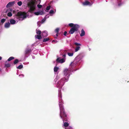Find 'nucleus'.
Wrapping results in <instances>:
<instances>
[{
  "instance_id": "obj_1",
  "label": "nucleus",
  "mask_w": 129,
  "mask_h": 129,
  "mask_svg": "<svg viewBox=\"0 0 129 129\" xmlns=\"http://www.w3.org/2000/svg\"><path fill=\"white\" fill-rule=\"evenodd\" d=\"M77 63L72 62L70 65L69 68H65L63 71L64 77L62 78L60 80L56 83V86L57 87H59L58 90V97H59V106L60 110V116L63 121L64 119L63 117H67V115L63 107L62 102L61 100V94L60 91L61 88L64 84V82L68 81L70 74V72L72 70L75 68Z\"/></svg>"
},
{
  "instance_id": "obj_2",
  "label": "nucleus",
  "mask_w": 129,
  "mask_h": 129,
  "mask_svg": "<svg viewBox=\"0 0 129 129\" xmlns=\"http://www.w3.org/2000/svg\"><path fill=\"white\" fill-rule=\"evenodd\" d=\"M41 0H31L27 4V6L29 9V11L33 12L36 9V5L37 4H40Z\"/></svg>"
},
{
  "instance_id": "obj_3",
  "label": "nucleus",
  "mask_w": 129,
  "mask_h": 129,
  "mask_svg": "<svg viewBox=\"0 0 129 129\" xmlns=\"http://www.w3.org/2000/svg\"><path fill=\"white\" fill-rule=\"evenodd\" d=\"M69 26L72 27L69 31L70 34H73L75 31H77L79 28L80 26L77 24H74L73 23H70L69 24Z\"/></svg>"
},
{
  "instance_id": "obj_4",
  "label": "nucleus",
  "mask_w": 129,
  "mask_h": 129,
  "mask_svg": "<svg viewBox=\"0 0 129 129\" xmlns=\"http://www.w3.org/2000/svg\"><path fill=\"white\" fill-rule=\"evenodd\" d=\"M26 17V14L24 12L18 13L16 16L17 18L19 20H22Z\"/></svg>"
},
{
  "instance_id": "obj_5",
  "label": "nucleus",
  "mask_w": 129,
  "mask_h": 129,
  "mask_svg": "<svg viewBox=\"0 0 129 129\" xmlns=\"http://www.w3.org/2000/svg\"><path fill=\"white\" fill-rule=\"evenodd\" d=\"M66 54H64L62 55V58L61 59L60 57L57 58L56 61L57 62L60 63H63L66 60Z\"/></svg>"
},
{
  "instance_id": "obj_6",
  "label": "nucleus",
  "mask_w": 129,
  "mask_h": 129,
  "mask_svg": "<svg viewBox=\"0 0 129 129\" xmlns=\"http://www.w3.org/2000/svg\"><path fill=\"white\" fill-rule=\"evenodd\" d=\"M83 57V56L81 55H79L76 57L75 59L77 62L80 63L82 61V59Z\"/></svg>"
},
{
  "instance_id": "obj_7",
  "label": "nucleus",
  "mask_w": 129,
  "mask_h": 129,
  "mask_svg": "<svg viewBox=\"0 0 129 129\" xmlns=\"http://www.w3.org/2000/svg\"><path fill=\"white\" fill-rule=\"evenodd\" d=\"M93 3L92 2L90 3L87 1H86L85 2L83 3L82 4L84 6L87 5L91 6L93 4Z\"/></svg>"
},
{
  "instance_id": "obj_8",
  "label": "nucleus",
  "mask_w": 129,
  "mask_h": 129,
  "mask_svg": "<svg viewBox=\"0 0 129 129\" xmlns=\"http://www.w3.org/2000/svg\"><path fill=\"white\" fill-rule=\"evenodd\" d=\"M44 12L43 10H40L37 12H35L34 14L35 15H42L44 14Z\"/></svg>"
},
{
  "instance_id": "obj_9",
  "label": "nucleus",
  "mask_w": 129,
  "mask_h": 129,
  "mask_svg": "<svg viewBox=\"0 0 129 129\" xmlns=\"http://www.w3.org/2000/svg\"><path fill=\"white\" fill-rule=\"evenodd\" d=\"M15 3L14 1L11 2H9L6 5V7L8 8L13 6Z\"/></svg>"
},
{
  "instance_id": "obj_10",
  "label": "nucleus",
  "mask_w": 129,
  "mask_h": 129,
  "mask_svg": "<svg viewBox=\"0 0 129 129\" xmlns=\"http://www.w3.org/2000/svg\"><path fill=\"white\" fill-rule=\"evenodd\" d=\"M18 21H16L13 19H11L10 20V24L13 25L17 23Z\"/></svg>"
},
{
  "instance_id": "obj_11",
  "label": "nucleus",
  "mask_w": 129,
  "mask_h": 129,
  "mask_svg": "<svg viewBox=\"0 0 129 129\" xmlns=\"http://www.w3.org/2000/svg\"><path fill=\"white\" fill-rule=\"evenodd\" d=\"M48 34L46 31H43L41 33V36L42 37H44L47 36Z\"/></svg>"
},
{
  "instance_id": "obj_12",
  "label": "nucleus",
  "mask_w": 129,
  "mask_h": 129,
  "mask_svg": "<svg viewBox=\"0 0 129 129\" xmlns=\"http://www.w3.org/2000/svg\"><path fill=\"white\" fill-rule=\"evenodd\" d=\"M31 51L30 49L28 48H27L25 50V54H28L30 53Z\"/></svg>"
},
{
  "instance_id": "obj_13",
  "label": "nucleus",
  "mask_w": 129,
  "mask_h": 129,
  "mask_svg": "<svg viewBox=\"0 0 129 129\" xmlns=\"http://www.w3.org/2000/svg\"><path fill=\"white\" fill-rule=\"evenodd\" d=\"M10 23L9 22L6 23L5 24V27L6 28H9L10 26Z\"/></svg>"
},
{
  "instance_id": "obj_14",
  "label": "nucleus",
  "mask_w": 129,
  "mask_h": 129,
  "mask_svg": "<svg viewBox=\"0 0 129 129\" xmlns=\"http://www.w3.org/2000/svg\"><path fill=\"white\" fill-rule=\"evenodd\" d=\"M85 32L83 29H82L81 30V33L80 34V36L82 37L85 35Z\"/></svg>"
},
{
  "instance_id": "obj_15",
  "label": "nucleus",
  "mask_w": 129,
  "mask_h": 129,
  "mask_svg": "<svg viewBox=\"0 0 129 129\" xmlns=\"http://www.w3.org/2000/svg\"><path fill=\"white\" fill-rule=\"evenodd\" d=\"M59 30V28H57L55 30V31L57 33L56 34V37H55V38H56L58 36V34Z\"/></svg>"
},
{
  "instance_id": "obj_16",
  "label": "nucleus",
  "mask_w": 129,
  "mask_h": 129,
  "mask_svg": "<svg viewBox=\"0 0 129 129\" xmlns=\"http://www.w3.org/2000/svg\"><path fill=\"white\" fill-rule=\"evenodd\" d=\"M35 37L36 38L38 39H42V37L41 35H35Z\"/></svg>"
},
{
  "instance_id": "obj_17",
  "label": "nucleus",
  "mask_w": 129,
  "mask_h": 129,
  "mask_svg": "<svg viewBox=\"0 0 129 129\" xmlns=\"http://www.w3.org/2000/svg\"><path fill=\"white\" fill-rule=\"evenodd\" d=\"M36 33L37 34L39 35H40L42 33L41 31L39 29H37L36 30Z\"/></svg>"
},
{
  "instance_id": "obj_18",
  "label": "nucleus",
  "mask_w": 129,
  "mask_h": 129,
  "mask_svg": "<svg viewBox=\"0 0 129 129\" xmlns=\"http://www.w3.org/2000/svg\"><path fill=\"white\" fill-rule=\"evenodd\" d=\"M80 48H81L80 46H77L76 47L75 49V52H77L80 49Z\"/></svg>"
},
{
  "instance_id": "obj_19",
  "label": "nucleus",
  "mask_w": 129,
  "mask_h": 129,
  "mask_svg": "<svg viewBox=\"0 0 129 129\" xmlns=\"http://www.w3.org/2000/svg\"><path fill=\"white\" fill-rule=\"evenodd\" d=\"M59 68L58 67H55L54 69V72H57V71L59 69Z\"/></svg>"
},
{
  "instance_id": "obj_20",
  "label": "nucleus",
  "mask_w": 129,
  "mask_h": 129,
  "mask_svg": "<svg viewBox=\"0 0 129 129\" xmlns=\"http://www.w3.org/2000/svg\"><path fill=\"white\" fill-rule=\"evenodd\" d=\"M74 54L73 52L70 53L68 52L67 53V54L69 56H73Z\"/></svg>"
},
{
  "instance_id": "obj_21",
  "label": "nucleus",
  "mask_w": 129,
  "mask_h": 129,
  "mask_svg": "<svg viewBox=\"0 0 129 129\" xmlns=\"http://www.w3.org/2000/svg\"><path fill=\"white\" fill-rule=\"evenodd\" d=\"M49 40V38H45L43 39V42H46L48 41Z\"/></svg>"
},
{
  "instance_id": "obj_22",
  "label": "nucleus",
  "mask_w": 129,
  "mask_h": 129,
  "mask_svg": "<svg viewBox=\"0 0 129 129\" xmlns=\"http://www.w3.org/2000/svg\"><path fill=\"white\" fill-rule=\"evenodd\" d=\"M14 58L13 56H11L7 60L8 61H9L11 60H12V59H14Z\"/></svg>"
},
{
  "instance_id": "obj_23",
  "label": "nucleus",
  "mask_w": 129,
  "mask_h": 129,
  "mask_svg": "<svg viewBox=\"0 0 129 129\" xmlns=\"http://www.w3.org/2000/svg\"><path fill=\"white\" fill-rule=\"evenodd\" d=\"M69 124L67 122H64V126L65 127H67L69 126Z\"/></svg>"
},
{
  "instance_id": "obj_24",
  "label": "nucleus",
  "mask_w": 129,
  "mask_h": 129,
  "mask_svg": "<svg viewBox=\"0 0 129 129\" xmlns=\"http://www.w3.org/2000/svg\"><path fill=\"white\" fill-rule=\"evenodd\" d=\"M23 66L22 64L18 66L17 67V68L18 69H20L23 68Z\"/></svg>"
},
{
  "instance_id": "obj_25",
  "label": "nucleus",
  "mask_w": 129,
  "mask_h": 129,
  "mask_svg": "<svg viewBox=\"0 0 129 129\" xmlns=\"http://www.w3.org/2000/svg\"><path fill=\"white\" fill-rule=\"evenodd\" d=\"M56 12V10H55V12H54V11L52 10H51L49 12V13L50 14H53L54 13Z\"/></svg>"
},
{
  "instance_id": "obj_26",
  "label": "nucleus",
  "mask_w": 129,
  "mask_h": 129,
  "mask_svg": "<svg viewBox=\"0 0 129 129\" xmlns=\"http://www.w3.org/2000/svg\"><path fill=\"white\" fill-rule=\"evenodd\" d=\"M50 6H47L46 8V12H48V11L50 10Z\"/></svg>"
},
{
  "instance_id": "obj_27",
  "label": "nucleus",
  "mask_w": 129,
  "mask_h": 129,
  "mask_svg": "<svg viewBox=\"0 0 129 129\" xmlns=\"http://www.w3.org/2000/svg\"><path fill=\"white\" fill-rule=\"evenodd\" d=\"M59 76H57L56 78L54 80V81L55 82H57V80L59 79Z\"/></svg>"
},
{
  "instance_id": "obj_28",
  "label": "nucleus",
  "mask_w": 129,
  "mask_h": 129,
  "mask_svg": "<svg viewBox=\"0 0 129 129\" xmlns=\"http://www.w3.org/2000/svg\"><path fill=\"white\" fill-rule=\"evenodd\" d=\"M19 62L18 60L17 59H16L15 60L14 62V64H16L18 63Z\"/></svg>"
},
{
  "instance_id": "obj_29",
  "label": "nucleus",
  "mask_w": 129,
  "mask_h": 129,
  "mask_svg": "<svg viewBox=\"0 0 129 129\" xmlns=\"http://www.w3.org/2000/svg\"><path fill=\"white\" fill-rule=\"evenodd\" d=\"M74 44L76 46H81V44L80 43H78L76 42H75L74 43Z\"/></svg>"
},
{
  "instance_id": "obj_30",
  "label": "nucleus",
  "mask_w": 129,
  "mask_h": 129,
  "mask_svg": "<svg viewBox=\"0 0 129 129\" xmlns=\"http://www.w3.org/2000/svg\"><path fill=\"white\" fill-rule=\"evenodd\" d=\"M5 66L7 68H8L10 67V65L9 63L5 64Z\"/></svg>"
},
{
  "instance_id": "obj_31",
  "label": "nucleus",
  "mask_w": 129,
  "mask_h": 129,
  "mask_svg": "<svg viewBox=\"0 0 129 129\" xmlns=\"http://www.w3.org/2000/svg\"><path fill=\"white\" fill-rule=\"evenodd\" d=\"M17 4L18 6H20L22 5V2L21 1H19L18 2Z\"/></svg>"
},
{
  "instance_id": "obj_32",
  "label": "nucleus",
  "mask_w": 129,
  "mask_h": 129,
  "mask_svg": "<svg viewBox=\"0 0 129 129\" xmlns=\"http://www.w3.org/2000/svg\"><path fill=\"white\" fill-rule=\"evenodd\" d=\"M6 19H4V18L2 19L1 20V22L2 23H3L4 22H5V21H6Z\"/></svg>"
},
{
  "instance_id": "obj_33",
  "label": "nucleus",
  "mask_w": 129,
  "mask_h": 129,
  "mask_svg": "<svg viewBox=\"0 0 129 129\" xmlns=\"http://www.w3.org/2000/svg\"><path fill=\"white\" fill-rule=\"evenodd\" d=\"M12 15V14L11 12H9L8 13V16L9 17H11Z\"/></svg>"
},
{
  "instance_id": "obj_34",
  "label": "nucleus",
  "mask_w": 129,
  "mask_h": 129,
  "mask_svg": "<svg viewBox=\"0 0 129 129\" xmlns=\"http://www.w3.org/2000/svg\"><path fill=\"white\" fill-rule=\"evenodd\" d=\"M41 22L40 21H38L37 22V25L39 27H40V26L41 24Z\"/></svg>"
},
{
  "instance_id": "obj_35",
  "label": "nucleus",
  "mask_w": 129,
  "mask_h": 129,
  "mask_svg": "<svg viewBox=\"0 0 129 129\" xmlns=\"http://www.w3.org/2000/svg\"><path fill=\"white\" fill-rule=\"evenodd\" d=\"M42 5H40L38 4L37 5L38 7V8H41L42 7Z\"/></svg>"
},
{
  "instance_id": "obj_36",
  "label": "nucleus",
  "mask_w": 129,
  "mask_h": 129,
  "mask_svg": "<svg viewBox=\"0 0 129 129\" xmlns=\"http://www.w3.org/2000/svg\"><path fill=\"white\" fill-rule=\"evenodd\" d=\"M45 20L46 19L44 18L42 20L41 22L42 23H43L45 21Z\"/></svg>"
},
{
  "instance_id": "obj_37",
  "label": "nucleus",
  "mask_w": 129,
  "mask_h": 129,
  "mask_svg": "<svg viewBox=\"0 0 129 129\" xmlns=\"http://www.w3.org/2000/svg\"><path fill=\"white\" fill-rule=\"evenodd\" d=\"M49 17V15H47L45 17V18L46 19L47 18H48Z\"/></svg>"
},
{
  "instance_id": "obj_38",
  "label": "nucleus",
  "mask_w": 129,
  "mask_h": 129,
  "mask_svg": "<svg viewBox=\"0 0 129 129\" xmlns=\"http://www.w3.org/2000/svg\"><path fill=\"white\" fill-rule=\"evenodd\" d=\"M66 129H72V128L71 126H69L68 128H65Z\"/></svg>"
},
{
  "instance_id": "obj_39",
  "label": "nucleus",
  "mask_w": 129,
  "mask_h": 129,
  "mask_svg": "<svg viewBox=\"0 0 129 129\" xmlns=\"http://www.w3.org/2000/svg\"><path fill=\"white\" fill-rule=\"evenodd\" d=\"M67 32L66 31H65L64 32V33H63V35L64 36H66V35L67 34Z\"/></svg>"
},
{
  "instance_id": "obj_40",
  "label": "nucleus",
  "mask_w": 129,
  "mask_h": 129,
  "mask_svg": "<svg viewBox=\"0 0 129 129\" xmlns=\"http://www.w3.org/2000/svg\"><path fill=\"white\" fill-rule=\"evenodd\" d=\"M19 76H22L23 77H24V75L23 74H21V75H20Z\"/></svg>"
},
{
  "instance_id": "obj_41",
  "label": "nucleus",
  "mask_w": 129,
  "mask_h": 129,
  "mask_svg": "<svg viewBox=\"0 0 129 129\" xmlns=\"http://www.w3.org/2000/svg\"><path fill=\"white\" fill-rule=\"evenodd\" d=\"M2 57L1 56H0V60H1L2 59Z\"/></svg>"
},
{
  "instance_id": "obj_42",
  "label": "nucleus",
  "mask_w": 129,
  "mask_h": 129,
  "mask_svg": "<svg viewBox=\"0 0 129 129\" xmlns=\"http://www.w3.org/2000/svg\"><path fill=\"white\" fill-rule=\"evenodd\" d=\"M32 58L33 59H34L35 58V57L34 56H33Z\"/></svg>"
},
{
  "instance_id": "obj_43",
  "label": "nucleus",
  "mask_w": 129,
  "mask_h": 129,
  "mask_svg": "<svg viewBox=\"0 0 129 129\" xmlns=\"http://www.w3.org/2000/svg\"><path fill=\"white\" fill-rule=\"evenodd\" d=\"M55 42V40H53V41H52V42Z\"/></svg>"
},
{
  "instance_id": "obj_44",
  "label": "nucleus",
  "mask_w": 129,
  "mask_h": 129,
  "mask_svg": "<svg viewBox=\"0 0 129 129\" xmlns=\"http://www.w3.org/2000/svg\"><path fill=\"white\" fill-rule=\"evenodd\" d=\"M2 70V69L0 68V71H1Z\"/></svg>"
},
{
  "instance_id": "obj_45",
  "label": "nucleus",
  "mask_w": 129,
  "mask_h": 129,
  "mask_svg": "<svg viewBox=\"0 0 129 129\" xmlns=\"http://www.w3.org/2000/svg\"><path fill=\"white\" fill-rule=\"evenodd\" d=\"M118 5H119V6H120V4H118Z\"/></svg>"
}]
</instances>
